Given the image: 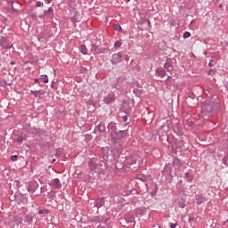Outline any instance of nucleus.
Here are the masks:
<instances>
[{
	"label": "nucleus",
	"instance_id": "1",
	"mask_svg": "<svg viewBox=\"0 0 228 228\" xmlns=\"http://www.w3.org/2000/svg\"><path fill=\"white\" fill-rule=\"evenodd\" d=\"M218 110V102H205L201 106V115L202 117H209L211 113Z\"/></svg>",
	"mask_w": 228,
	"mask_h": 228
},
{
	"label": "nucleus",
	"instance_id": "2",
	"mask_svg": "<svg viewBox=\"0 0 228 228\" xmlns=\"http://www.w3.org/2000/svg\"><path fill=\"white\" fill-rule=\"evenodd\" d=\"M106 161H108V157L106 155L100 158V161L97 163L98 174H102V172H104V169L106 168Z\"/></svg>",
	"mask_w": 228,
	"mask_h": 228
},
{
	"label": "nucleus",
	"instance_id": "3",
	"mask_svg": "<svg viewBox=\"0 0 228 228\" xmlns=\"http://www.w3.org/2000/svg\"><path fill=\"white\" fill-rule=\"evenodd\" d=\"M0 47H2V49H12L13 45H12V43H10L4 37H2L0 38Z\"/></svg>",
	"mask_w": 228,
	"mask_h": 228
},
{
	"label": "nucleus",
	"instance_id": "4",
	"mask_svg": "<svg viewBox=\"0 0 228 228\" xmlns=\"http://www.w3.org/2000/svg\"><path fill=\"white\" fill-rule=\"evenodd\" d=\"M15 200L17 204H27L28 203V197H26V194L22 193H16L14 195Z\"/></svg>",
	"mask_w": 228,
	"mask_h": 228
},
{
	"label": "nucleus",
	"instance_id": "5",
	"mask_svg": "<svg viewBox=\"0 0 228 228\" xmlns=\"http://www.w3.org/2000/svg\"><path fill=\"white\" fill-rule=\"evenodd\" d=\"M122 61V53H113L111 56L110 63L117 65Z\"/></svg>",
	"mask_w": 228,
	"mask_h": 228
},
{
	"label": "nucleus",
	"instance_id": "6",
	"mask_svg": "<svg viewBox=\"0 0 228 228\" xmlns=\"http://www.w3.org/2000/svg\"><path fill=\"white\" fill-rule=\"evenodd\" d=\"M38 189V183L35 181L28 182L27 190L29 193H35Z\"/></svg>",
	"mask_w": 228,
	"mask_h": 228
},
{
	"label": "nucleus",
	"instance_id": "7",
	"mask_svg": "<svg viewBox=\"0 0 228 228\" xmlns=\"http://www.w3.org/2000/svg\"><path fill=\"white\" fill-rule=\"evenodd\" d=\"M195 200L197 206H200L201 204H204V202H206L208 199L206 198V196H204V194L199 193L195 195Z\"/></svg>",
	"mask_w": 228,
	"mask_h": 228
},
{
	"label": "nucleus",
	"instance_id": "8",
	"mask_svg": "<svg viewBox=\"0 0 228 228\" xmlns=\"http://www.w3.org/2000/svg\"><path fill=\"white\" fill-rule=\"evenodd\" d=\"M44 15H46L48 19H52V20L54 19V9H53V7H49L48 10H45L43 12V15L39 16L40 19H42Z\"/></svg>",
	"mask_w": 228,
	"mask_h": 228
},
{
	"label": "nucleus",
	"instance_id": "9",
	"mask_svg": "<svg viewBox=\"0 0 228 228\" xmlns=\"http://www.w3.org/2000/svg\"><path fill=\"white\" fill-rule=\"evenodd\" d=\"M88 167L91 172H95L96 174H99V167L97 163L94 162V160H90L88 162Z\"/></svg>",
	"mask_w": 228,
	"mask_h": 228
},
{
	"label": "nucleus",
	"instance_id": "10",
	"mask_svg": "<svg viewBox=\"0 0 228 228\" xmlns=\"http://www.w3.org/2000/svg\"><path fill=\"white\" fill-rule=\"evenodd\" d=\"M116 136H118V138H119V140H124V138H126V136H127L128 134V131L127 130H118V132H116Z\"/></svg>",
	"mask_w": 228,
	"mask_h": 228
},
{
	"label": "nucleus",
	"instance_id": "11",
	"mask_svg": "<svg viewBox=\"0 0 228 228\" xmlns=\"http://www.w3.org/2000/svg\"><path fill=\"white\" fill-rule=\"evenodd\" d=\"M108 129H109V131L110 132V134H113V133H114V134H117V124H115L114 122H110V123H109V125H108Z\"/></svg>",
	"mask_w": 228,
	"mask_h": 228
},
{
	"label": "nucleus",
	"instance_id": "12",
	"mask_svg": "<svg viewBox=\"0 0 228 228\" xmlns=\"http://www.w3.org/2000/svg\"><path fill=\"white\" fill-rule=\"evenodd\" d=\"M52 186H53V188H55V190H60V188H61V182H60V179L54 178L52 181Z\"/></svg>",
	"mask_w": 228,
	"mask_h": 228
},
{
	"label": "nucleus",
	"instance_id": "13",
	"mask_svg": "<svg viewBox=\"0 0 228 228\" xmlns=\"http://www.w3.org/2000/svg\"><path fill=\"white\" fill-rule=\"evenodd\" d=\"M104 206V199L98 198L94 202V208H97L99 209L100 208H102Z\"/></svg>",
	"mask_w": 228,
	"mask_h": 228
},
{
	"label": "nucleus",
	"instance_id": "14",
	"mask_svg": "<svg viewBox=\"0 0 228 228\" xmlns=\"http://www.w3.org/2000/svg\"><path fill=\"white\" fill-rule=\"evenodd\" d=\"M164 69L165 70H167V72H172V70H174V64L171 61H167L164 64Z\"/></svg>",
	"mask_w": 228,
	"mask_h": 228
},
{
	"label": "nucleus",
	"instance_id": "15",
	"mask_svg": "<svg viewBox=\"0 0 228 228\" xmlns=\"http://www.w3.org/2000/svg\"><path fill=\"white\" fill-rule=\"evenodd\" d=\"M12 220L13 222H15V224H17L18 225L22 224V222L24 221V219L22 218V216H18L17 214L12 215Z\"/></svg>",
	"mask_w": 228,
	"mask_h": 228
},
{
	"label": "nucleus",
	"instance_id": "16",
	"mask_svg": "<svg viewBox=\"0 0 228 228\" xmlns=\"http://www.w3.org/2000/svg\"><path fill=\"white\" fill-rule=\"evenodd\" d=\"M79 17V12L76 11L74 15L71 17V22L74 26L79 22V20L77 19Z\"/></svg>",
	"mask_w": 228,
	"mask_h": 228
},
{
	"label": "nucleus",
	"instance_id": "17",
	"mask_svg": "<svg viewBox=\"0 0 228 228\" xmlns=\"http://www.w3.org/2000/svg\"><path fill=\"white\" fill-rule=\"evenodd\" d=\"M115 100V97L107 94L106 96L103 97V102L105 104H110V102H112Z\"/></svg>",
	"mask_w": 228,
	"mask_h": 228
},
{
	"label": "nucleus",
	"instance_id": "18",
	"mask_svg": "<svg viewBox=\"0 0 228 228\" xmlns=\"http://www.w3.org/2000/svg\"><path fill=\"white\" fill-rule=\"evenodd\" d=\"M136 215H139V216H143V215L147 214V208H140L136 209Z\"/></svg>",
	"mask_w": 228,
	"mask_h": 228
},
{
	"label": "nucleus",
	"instance_id": "19",
	"mask_svg": "<svg viewBox=\"0 0 228 228\" xmlns=\"http://www.w3.org/2000/svg\"><path fill=\"white\" fill-rule=\"evenodd\" d=\"M30 94H32V95H34V97H38V94H39V95H44V94H45V90H38V91L31 90Z\"/></svg>",
	"mask_w": 228,
	"mask_h": 228
},
{
	"label": "nucleus",
	"instance_id": "20",
	"mask_svg": "<svg viewBox=\"0 0 228 228\" xmlns=\"http://www.w3.org/2000/svg\"><path fill=\"white\" fill-rule=\"evenodd\" d=\"M156 74L160 76V77H165V76H167V70H165L163 69H156Z\"/></svg>",
	"mask_w": 228,
	"mask_h": 228
},
{
	"label": "nucleus",
	"instance_id": "21",
	"mask_svg": "<svg viewBox=\"0 0 228 228\" xmlns=\"http://www.w3.org/2000/svg\"><path fill=\"white\" fill-rule=\"evenodd\" d=\"M96 129L99 131V133H104V131H106V125H104V123H100Z\"/></svg>",
	"mask_w": 228,
	"mask_h": 228
},
{
	"label": "nucleus",
	"instance_id": "22",
	"mask_svg": "<svg viewBox=\"0 0 228 228\" xmlns=\"http://www.w3.org/2000/svg\"><path fill=\"white\" fill-rule=\"evenodd\" d=\"M184 177L187 183H191V181H193V175L190 174L189 172L184 174Z\"/></svg>",
	"mask_w": 228,
	"mask_h": 228
},
{
	"label": "nucleus",
	"instance_id": "23",
	"mask_svg": "<svg viewBox=\"0 0 228 228\" xmlns=\"http://www.w3.org/2000/svg\"><path fill=\"white\" fill-rule=\"evenodd\" d=\"M33 218H35V216H33V215H27L25 216L26 224H33Z\"/></svg>",
	"mask_w": 228,
	"mask_h": 228
},
{
	"label": "nucleus",
	"instance_id": "24",
	"mask_svg": "<svg viewBox=\"0 0 228 228\" xmlns=\"http://www.w3.org/2000/svg\"><path fill=\"white\" fill-rule=\"evenodd\" d=\"M173 165H175V167H181V159H179V158L177 157H174Z\"/></svg>",
	"mask_w": 228,
	"mask_h": 228
},
{
	"label": "nucleus",
	"instance_id": "25",
	"mask_svg": "<svg viewBox=\"0 0 228 228\" xmlns=\"http://www.w3.org/2000/svg\"><path fill=\"white\" fill-rule=\"evenodd\" d=\"M14 138L15 141L18 142V143H22V142H24V138L17 134H14Z\"/></svg>",
	"mask_w": 228,
	"mask_h": 228
},
{
	"label": "nucleus",
	"instance_id": "26",
	"mask_svg": "<svg viewBox=\"0 0 228 228\" xmlns=\"http://www.w3.org/2000/svg\"><path fill=\"white\" fill-rule=\"evenodd\" d=\"M37 39L39 40V42H44V40H45V34L44 32H41L38 35Z\"/></svg>",
	"mask_w": 228,
	"mask_h": 228
},
{
	"label": "nucleus",
	"instance_id": "27",
	"mask_svg": "<svg viewBox=\"0 0 228 228\" xmlns=\"http://www.w3.org/2000/svg\"><path fill=\"white\" fill-rule=\"evenodd\" d=\"M142 89H138V88H135L134 89V95H136V97H140V95H142Z\"/></svg>",
	"mask_w": 228,
	"mask_h": 228
},
{
	"label": "nucleus",
	"instance_id": "28",
	"mask_svg": "<svg viewBox=\"0 0 228 228\" xmlns=\"http://www.w3.org/2000/svg\"><path fill=\"white\" fill-rule=\"evenodd\" d=\"M39 79H42L44 83H49V78L47 77V75H41Z\"/></svg>",
	"mask_w": 228,
	"mask_h": 228
},
{
	"label": "nucleus",
	"instance_id": "29",
	"mask_svg": "<svg viewBox=\"0 0 228 228\" xmlns=\"http://www.w3.org/2000/svg\"><path fill=\"white\" fill-rule=\"evenodd\" d=\"M80 51H81L82 54H87V52H86V45H80Z\"/></svg>",
	"mask_w": 228,
	"mask_h": 228
},
{
	"label": "nucleus",
	"instance_id": "30",
	"mask_svg": "<svg viewBox=\"0 0 228 228\" xmlns=\"http://www.w3.org/2000/svg\"><path fill=\"white\" fill-rule=\"evenodd\" d=\"M39 215H49V210L48 209H40L38 211Z\"/></svg>",
	"mask_w": 228,
	"mask_h": 228
},
{
	"label": "nucleus",
	"instance_id": "31",
	"mask_svg": "<svg viewBox=\"0 0 228 228\" xmlns=\"http://www.w3.org/2000/svg\"><path fill=\"white\" fill-rule=\"evenodd\" d=\"M102 216H95L93 222H96L98 224H102Z\"/></svg>",
	"mask_w": 228,
	"mask_h": 228
},
{
	"label": "nucleus",
	"instance_id": "32",
	"mask_svg": "<svg viewBox=\"0 0 228 228\" xmlns=\"http://www.w3.org/2000/svg\"><path fill=\"white\" fill-rule=\"evenodd\" d=\"M122 46V42L120 41H116L114 44V49H118V47Z\"/></svg>",
	"mask_w": 228,
	"mask_h": 228
},
{
	"label": "nucleus",
	"instance_id": "33",
	"mask_svg": "<svg viewBox=\"0 0 228 228\" xmlns=\"http://www.w3.org/2000/svg\"><path fill=\"white\" fill-rule=\"evenodd\" d=\"M32 134H40V128H32Z\"/></svg>",
	"mask_w": 228,
	"mask_h": 228
},
{
	"label": "nucleus",
	"instance_id": "34",
	"mask_svg": "<svg viewBox=\"0 0 228 228\" xmlns=\"http://www.w3.org/2000/svg\"><path fill=\"white\" fill-rule=\"evenodd\" d=\"M178 207L181 208L182 209H184V208H186V204L184 203V201H179Z\"/></svg>",
	"mask_w": 228,
	"mask_h": 228
},
{
	"label": "nucleus",
	"instance_id": "35",
	"mask_svg": "<svg viewBox=\"0 0 228 228\" xmlns=\"http://www.w3.org/2000/svg\"><path fill=\"white\" fill-rule=\"evenodd\" d=\"M216 72V69H212L208 70V76H215Z\"/></svg>",
	"mask_w": 228,
	"mask_h": 228
},
{
	"label": "nucleus",
	"instance_id": "36",
	"mask_svg": "<svg viewBox=\"0 0 228 228\" xmlns=\"http://www.w3.org/2000/svg\"><path fill=\"white\" fill-rule=\"evenodd\" d=\"M190 37H191V33L186 31L183 33V38L186 39V38H190Z\"/></svg>",
	"mask_w": 228,
	"mask_h": 228
},
{
	"label": "nucleus",
	"instance_id": "37",
	"mask_svg": "<svg viewBox=\"0 0 228 228\" xmlns=\"http://www.w3.org/2000/svg\"><path fill=\"white\" fill-rule=\"evenodd\" d=\"M114 29H116V31H122V27H120V25L117 24V25H114Z\"/></svg>",
	"mask_w": 228,
	"mask_h": 228
},
{
	"label": "nucleus",
	"instance_id": "38",
	"mask_svg": "<svg viewBox=\"0 0 228 228\" xmlns=\"http://www.w3.org/2000/svg\"><path fill=\"white\" fill-rule=\"evenodd\" d=\"M146 22V24L148 25V28L151 29V28H152V26L151 25V20L146 19L144 20V23Z\"/></svg>",
	"mask_w": 228,
	"mask_h": 228
},
{
	"label": "nucleus",
	"instance_id": "39",
	"mask_svg": "<svg viewBox=\"0 0 228 228\" xmlns=\"http://www.w3.org/2000/svg\"><path fill=\"white\" fill-rule=\"evenodd\" d=\"M36 6H37V8H40V6H44V3H43V2H40V1H37V2L36 3Z\"/></svg>",
	"mask_w": 228,
	"mask_h": 228
},
{
	"label": "nucleus",
	"instance_id": "40",
	"mask_svg": "<svg viewBox=\"0 0 228 228\" xmlns=\"http://www.w3.org/2000/svg\"><path fill=\"white\" fill-rule=\"evenodd\" d=\"M222 162L224 163V165H225L226 167H228L227 157H226V156L223 158Z\"/></svg>",
	"mask_w": 228,
	"mask_h": 228
},
{
	"label": "nucleus",
	"instance_id": "41",
	"mask_svg": "<svg viewBox=\"0 0 228 228\" xmlns=\"http://www.w3.org/2000/svg\"><path fill=\"white\" fill-rule=\"evenodd\" d=\"M170 79H172V76H168L167 78L164 81L167 85L170 83Z\"/></svg>",
	"mask_w": 228,
	"mask_h": 228
},
{
	"label": "nucleus",
	"instance_id": "42",
	"mask_svg": "<svg viewBox=\"0 0 228 228\" xmlns=\"http://www.w3.org/2000/svg\"><path fill=\"white\" fill-rule=\"evenodd\" d=\"M139 179L140 181H142V183H145L147 181V176L142 175Z\"/></svg>",
	"mask_w": 228,
	"mask_h": 228
},
{
	"label": "nucleus",
	"instance_id": "43",
	"mask_svg": "<svg viewBox=\"0 0 228 228\" xmlns=\"http://www.w3.org/2000/svg\"><path fill=\"white\" fill-rule=\"evenodd\" d=\"M108 220H109V218H108V217H104V216H102V224H108Z\"/></svg>",
	"mask_w": 228,
	"mask_h": 228
},
{
	"label": "nucleus",
	"instance_id": "44",
	"mask_svg": "<svg viewBox=\"0 0 228 228\" xmlns=\"http://www.w3.org/2000/svg\"><path fill=\"white\" fill-rule=\"evenodd\" d=\"M215 61H210L209 62H208V67H215Z\"/></svg>",
	"mask_w": 228,
	"mask_h": 228
},
{
	"label": "nucleus",
	"instance_id": "45",
	"mask_svg": "<svg viewBox=\"0 0 228 228\" xmlns=\"http://www.w3.org/2000/svg\"><path fill=\"white\" fill-rule=\"evenodd\" d=\"M11 160L17 161V155L11 156Z\"/></svg>",
	"mask_w": 228,
	"mask_h": 228
},
{
	"label": "nucleus",
	"instance_id": "46",
	"mask_svg": "<svg viewBox=\"0 0 228 228\" xmlns=\"http://www.w3.org/2000/svg\"><path fill=\"white\" fill-rule=\"evenodd\" d=\"M48 195L54 196V195H56V191L52 190V191H50V192H48Z\"/></svg>",
	"mask_w": 228,
	"mask_h": 228
},
{
	"label": "nucleus",
	"instance_id": "47",
	"mask_svg": "<svg viewBox=\"0 0 228 228\" xmlns=\"http://www.w3.org/2000/svg\"><path fill=\"white\" fill-rule=\"evenodd\" d=\"M170 227H171V228H175V227H177V224H170Z\"/></svg>",
	"mask_w": 228,
	"mask_h": 228
},
{
	"label": "nucleus",
	"instance_id": "48",
	"mask_svg": "<svg viewBox=\"0 0 228 228\" xmlns=\"http://www.w3.org/2000/svg\"><path fill=\"white\" fill-rule=\"evenodd\" d=\"M123 121L127 122V116H123Z\"/></svg>",
	"mask_w": 228,
	"mask_h": 228
},
{
	"label": "nucleus",
	"instance_id": "49",
	"mask_svg": "<svg viewBox=\"0 0 228 228\" xmlns=\"http://www.w3.org/2000/svg\"><path fill=\"white\" fill-rule=\"evenodd\" d=\"M12 10H13V12H17V10L15 9V7H13V4H12Z\"/></svg>",
	"mask_w": 228,
	"mask_h": 228
},
{
	"label": "nucleus",
	"instance_id": "50",
	"mask_svg": "<svg viewBox=\"0 0 228 228\" xmlns=\"http://www.w3.org/2000/svg\"><path fill=\"white\" fill-rule=\"evenodd\" d=\"M92 48H93V49H97V45H92Z\"/></svg>",
	"mask_w": 228,
	"mask_h": 228
},
{
	"label": "nucleus",
	"instance_id": "51",
	"mask_svg": "<svg viewBox=\"0 0 228 228\" xmlns=\"http://www.w3.org/2000/svg\"><path fill=\"white\" fill-rule=\"evenodd\" d=\"M31 18H32V19H36V18H37V15L31 14Z\"/></svg>",
	"mask_w": 228,
	"mask_h": 228
},
{
	"label": "nucleus",
	"instance_id": "52",
	"mask_svg": "<svg viewBox=\"0 0 228 228\" xmlns=\"http://www.w3.org/2000/svg\"><path fill=\"white\" fill-rule=\"evenodd\" d=\"M34 81L37 84V83H38L39 79L38 78H35Z\"/></svg>",
	"mask_w": 228,
	"mask_h": 228
},
{
	"label": "nucleus",
	"instance_id": "53",
	"mask_svg": "<svg viewBox=\"0 0 228 228\" xmlns=\"http://www.w3.org/2000/svg\"><path fill=\"white\" fill-rule=\"evenodd\" d=\"M45 1H46V2H47V4H49V3H53V0H45Z\"/></svg>",
	"mask_w": 228,
	"mask_h": 228
},
{
	"label": "nucleus",
	"instance_id": "54",
	"mask_svg": "<svg viewBox=\"0 0 228 228\" xmlns=\"http://www.w3.org/2000/svg\"><path fill=\"white\" fill-rule=\"evenodd\" d=\"M125 1V3H129V1H131V0H124Z\"/></svg>",
	"mask_w": 228,
	"mask_h": 228
},
{
	"label": "nucleus",
	"instance_id": "55",
	"mask_svg": "<svg viewBox=\"0 0 228 228\" xmlns=\"http://www.w3.org/2000/svg\"><path fill=\"white\" fill-rule=\"evenodd\" d=\"M133 191H135V193H138V191L135 189H134Z\"/></svg>",
	"mask_w": 228,
	"mask_h": 228
},
{
	"label": "nucleus",
	"instance_id": "56",
	"mask_svg": "<svg viewBox=\"0 0 228 228\" xmlns=\"http://www.w3.org/2000/svg\"><path fill=\"white\" fill-rule=\"evenodd\" d=\"M113 88H117V85H114V86H113Z\"/></svg>",
	"mask_w": 228,
	"mask_h": 228
},
{
	"label": "nucleus",
	"instance_id": "57",
	"mask_svg": "<svg viewBox=\"0 0 228 228\" xmlns=\"http://www.w3.org/2000/svg\"><path fill=\"white\" fill-rule=\"evenodd\" d=\"M54 161H56V159H53V163H54Z\"/></svg>",
	"mask_w": 228,
	"mask_h": 228
},
{
	"label": "nucleus",
	"instance_id": "58",
	"mask_svg": "<svg viewBox=\"0 0 228 228\" xmlns=\"http://www.w3.org/2000/svg\"><path fill=\"white\" fill-rule=\"evenodd\" d=\"M12 65H13V62H11Z\"/></svg>",
	"mask_w": 228,
	"mask_h": 228
},
{
	"label": "nucleus",
	"instance_id": "59",
	"mask_svg": "<svg viewBox=\"0 0 228 228\" xmlns=\"http://www.w3.org/2000/svg\"><path fill=\"white\" fill-rule=\"evenodd\" d=\"M53 84L52 83L51 86H53Z\"/></svg>",
	"mask_w": 228,
	"mask_h": 228
}]
</instances>
